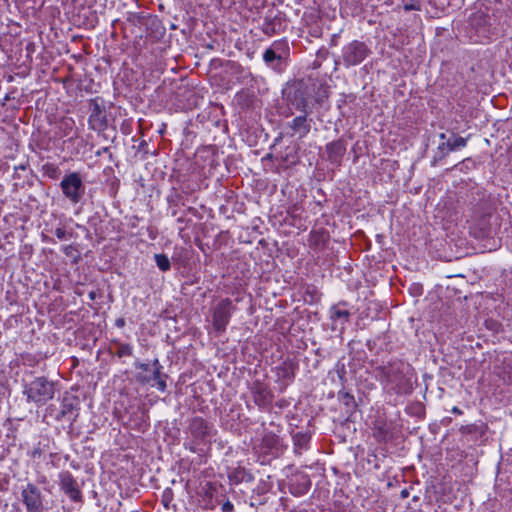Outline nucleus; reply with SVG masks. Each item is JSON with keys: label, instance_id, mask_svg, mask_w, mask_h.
<instances>
[{"label": "nucleus", "instance_id": "1", "mask_svg": "<svg viewBox=\"0 0 512 512\" xmlns=\"http://www.w3.org/2000/svg\"><path fill=\"white\" fill-rule=\"evenodd\" d=\"M24 393L27 395L29 402L37 404H45L54 396V386L44 377H39L31 381L25 388Z\"/></svg>", "mask_w": 512, "mask_h": 512}, {"label": "nucleus", "instance_id": "2", "mask_svg": "<svg viewBox=\"0 0 512 512\" xmlns=\"http://www.w3.org/2000/svg\"><path fill=\"white\" fill-rule=\"evenodd\" d=\"M64 196L73 204H77L84 195L85 186L79 173L71 172L60 182Z\"/></svg>", "mask_w": 512, "mask_h": 512}, {"label": "nucleus", "instance_id": "3", "mask_svg": "<svg viewBox=\"0 0 512 512\" xmlns=\"http://www.w3.org/2000/svg\"><path fill=\"white\" fill-rule=\"evenodd\" d=\"M381 380L393 384L401 385L409 370V365L402 361H395L376 368Z\"/></svg>", "mask_w": 512, "mask_h": 512}, {"label": "nucleus", "instance_id": "4", "mask_svg": "<svg viewBox=\"0 0 512 512\" xmlns=\"http://www.w3.org/2000/svg\"><path fill=\"white\" fill-rule=\"evenodd\" d=\"M21 496L27 512H43L45 510L44 498L36 485L29 483L22 490Z\"/></svg>", "mask_w": 512, "mask_h": 512}, {"label": "nucleus", "instance_id": "5", "mask_svg": "<svg viewBox=\"0 0 512 512\" xmlns=\"http://www.w3.org/2000/svg\"><path fill=\"white\" fill-rule=\"evenodd\" d=\"M232 311L233 305L230 299H223L215 306L212 314V323L216 331H225L230 321Z\"/></svg>", "mask_w": 512, "mask_h": 512}, {"label": "nucleus", "instance_id": "6", "mask_svg": "<svg viewBox=\"0 0 512 512\" xmlns=\"http://www.w3.org/2000/svg\"><path fill=\"white\" fill-rule=\"evenodd\" d=\"M466 144V138L460 137L453 133L451 137L448 138L446 141L439 143L437 151L433 158V165H435L438 161L444 159L450 152L465 147Z\"/></svg>", "mask_w": 512, "mask_h": 512}, {"label": "nucleus", "instance_id": "7", "mask_svg": "<svg viewBox=\"0 0 512 512\" xmlns=\"http://www.w3.org/2000/svg\"><path fill=\"white\" fill-rule=\"evenodd\" d=\"M367 56V47L364 43L354 41L346 46L343 59L348 65H357Z\"/></svg>", "mask_w": 512, "mask_h": 512}, {"label": "nucleus", "instance_id": "8", "mask_svg": "<svg viewBox=\"0 0 512 512\" xmlns=\"http://www.w3.org/2000/svg\"><path fill=\"white\" fill-rule=\"evenodd\" d=\"M470 24L480 36L487 37L492 18L483 11H477L470 16Z\"/></svg>", "mask_w": 512, "mask_h": 512}, {"label": "nucleus", "instance_id": "9", "mask_svg": "<svg viewBox=\"0 0 512 512\" xmlns=\"http://www.w3.org/2000/svg\"><path fill=\"white\" fill-rule=\"evenodd\" d=\"M152 366L153 369L151 370L152 374L150 376L139 374L137 378L139 381L143 383H149L151 380H155L158 390L164 392L167 387L165 380L167 376L161 372L162 366L160 365L158 359H155L153 361Z\"/></svg>", "mask_w": 512, "mask_h": 512}, {"label": "nucleus", "instance_id": "10", "mask_svg": "<svg viewBox=\"0 0 512 512\" xmlns=\"http://www.w3.org/2000/svg\"><path fill=\"white\" fill-rule=\"evenodd\" d=\"M60 485L61 489L70 497V499L73 501L80 500L81 492L76 481L69 472H63L60 474Z\"/></svg>", "mask_w": 512, "mask_h": 512}, {"label": "nucleus", "instance_id": "11", "mask_svg": "<svg viewBox=\"0 0 512 512\" xmlns=\"http://www.w3.org/2000/svg\"><path fill=\"white\" fill-rule=\"evenodd\" d=\"M288 104L298 111L308 114V100L307 94L302 88H297L292 94L288 96Z\"/></svg>", "mask_w": 512, "mask_h": 512}, {"label": "nucleus", "instance_id": "12", "mask_svg": "<svg viewBox=\"0 0 512 512\" xmlns=\"http://www.w3.org/2000/svg\"><path fill=\"white\" fill-rule=\"evenodd\" d=\"M78 399L74 397H66L63 399L61 411L57 415V419H67L69 421L75 420L77 414L75 413Z\"/></svg>", "mask_w": 512, "mask_h": 512}, {"label": "nucleus", "instance_id": "13", "mask_svg": "<svg viewBox=\"0 0 512 512\" xmlns=\"http://www.w3.org/2000/svg\"><path fill=\"white\" fill-rule=\"evenodd\" d=\"M308 114H303L292 120L289 127L292 129V135H298L299 138L305 137L311 129L310 120L307 119Z\"/></svg>", "mask_w": 512, "mask_h": 512}, {"label": "nucleus", "instance_id": "14", "mask_svg": "<svg viewBox=\"0 0 512 512\" xmlns=\"http://www.w3.org/2000/svg\"><path fill=\"white\" fill-rule=\"evenodd\" d=\"M252 394L254 402L259 406H265L271 401V394L269 390L260 383H255L252 387Z\"/></svg>", "mask_w": 512, "mask_h": 512}, {"label": "nucleus", "instance_id": "15", "mask_svg": "<svg viewBox=\"0 0 512 512\" xmlns=\"http://www.w3.org/2000/svg\"><path fill=\"white\" fill-rule=\"evenodd\" d=\"M329 159L333 162H337L339 158L344 154L345 147L340 141L329 143L326 147Z\"/></svg>", "mask_w": 512, "mask_h": 512}, {"label": "nucleus", "instance_id": "16", "mask_svg": "<svg viewBox=\"0 0 512 512\" xmlns=\"http://www.w3.org/2000/svg\"><path fill=\"white\" fill-rule=\"evenodd\" d=\"M191 431L196 437L203 438L208 433L207 423L202 419H194L191 424Z\"/></svg>", "mask_w": 512, "mask_h": 512}, {"label": "nucleus", "instance_id": "17", "mask_svg": "<svg viewBox=\"0 0 512 512\" xmlns=\"http://www.w3.org/2000/svg\"><path fill=\"white\" fill-rule=\"evenodd\" d=\"M155 261L158 266V268L162 271H167L170 269V260L169 258L164 254H156L155 255Z\"/></svg>", "mask_w": 512, "mask_h": 512}, {"label": "nucleus", "instance_id": "18", "mask_svg": "<svg viewBox=\"0 0 512 512\" xmlns=\"http://www.w3.org/2000/svg\"><path fill=\"white\" fill-rule=\"evenodd\" d=\"M349 315L350 313L347 310H341L336 307H333L331 310V318L333 320L343 319L344 321H348Z\"/></svg>", "mask_w": 512, "mask_h": 512}, {"label": "nucleus", "instance_id": "19", "mask_svg": "<svg viewBox=\"0 0 512 512\" xmlns=\"http://www.w3.org/2000/svg\"><path fill=\"white\" fill-rule=\"evenodd\" d=\"M263 59L266 63H271L275 59H280V56L276 54L274 49L269 48L264 52Z\"/></svg>", "mask_w": 512, "mask_h": 512}, {"label": "nucleus", "instance_id": "20", "mask_svg": "<svg viewBox=\"0 0 512 512\" xmlns=\"http://www.w3.org/2000/svg\"><path fill=\"white\" fill-rule=\"evenodd\" d=\"M116 354L119 357L130 356L132 354V348L128 344H121L119 345Z\"/></svg>", "mask_w": 512, "mask_h": 512}, {"label": "nucleus", "instance_id": "21", "mask_svg": "<svg viewBox=\"0 0 512 512\" xmlns=\"http://www.w3.org/2000/svg\"><path fill=\"white\" fill-rule=\"evenodd\" d=\"M308 442V437L305 435H296L295 436V445L304 447Z\"/></svg>", "mask_w": 512, "mask_h": 512}, {"label": "nucleus", "instance_id": "22", "mask_svg": "<svg viewBox=\"0 0 512 512\" xmlns=\"http://www.w3.org/2000/svg\"><path fill=\"white\" fill-rule=\"evenodd\" d=\"M279 375H281L283 377H286V378H291L293 376V374L290 371V369L288 367H286V366H283V367L279 368Z\"/></svg>", "mask_w": 512, "mask_h": 512}, {"label": "nucleus", "instance_id": "23", "mask_svg": "<svg viewBox=\"0 0 512 512\" xmlns=\"http://www.w3.org/2000/svg\"><path fill=\"white\" fill-rule=\"evenodd\" d=\"M66 235H67V233H66L65 229H63L61 227L55 229V236L58 239L64 240V239H66Z\"/></svg>", "mask_w": 512, "mask_h": 512}, {"label": "nucleus", "instance_id": "24", "mask_svg": "<svg viewBox=\"0 0 512 512\" xmlns=\"http://www.w3.org/2000/svg\"><path fill=\"white\" fill-rule=\"evenodd\" d=\"M63 252L66 256L73 257L74 252H76V249L72 245H68L63 248Z\"/></svg>", "mask_w": 512, "mask_h": 512}, {"label": "nucleus", "instance_id": "25", "mask_svg": "<svg viewBox=\"0 0 512 512\" xmlns=\"http://www.w3.org/2000/svg\"><path fill=\"white\" fill-rule=\"evenodd\" d=\"M222 509H223V511H225V512H229V511H231V510L233 509V505H232V503H230L229 501H227V502H225V503L223 504Z\"/></svg>", "mask_w": 512, "mask_h": 512}, {"label": "nucleus", "instance_id": "26", "mask_svg": "<svg viewBox=\"0 0 512 512\" xmlns=\"http://www.w3.org/2000/svg\"><path fill=\"white\" fill-rule=\"evenodd\" d=\"M104 153H109V156L111 157L110 149H109L108 147H104V148H102L101 150H98V151L96 152V155H97V156H100V155H102V154H104Z\"/></svg>", "mask_w": 512, "mask_h": 512}, {"label": "nucleus", "instance_id": "27", "mask_svg": "<svg viewBox=\"0 0 512 512\" xmlns=\"http://www.w3.org/2000/svg\"><path fill=\"white\" fill-rule=\"evenodd\" d=\"M137 367L142 369L145 372H150L151 371L149 364L141 363Z\"/></svg>", "mask_w": 512, "mask_h": 512}, {"label": "nucleus", "instance_id": "28", "mask_svg": "<svg viewBox=\"0 0 512 512\" xmlns=\"http://www.w3.org/2000/svg\"><path fill=\"white\" fill-rule=\"evenodd\" d=\"M404 9L406 11H409V10H415V9H417V7L414 4H410V5H405Z\"/></svg>", "mask_w": 512, "mask_h": 512}, {"label": "nucleus", "instance_id": "29", "mask_svg": "<svg viewBox=\"0 0 512 512\" xmlns=\"http://www.w3.org/2000/svg\"><path fill=\"white\" fill-rule=\"evenodd\" d=\"M168 494H171V492H165L164 495H163V501L165 503V506H167V501H168Z\"/></svg>", "mask_w": 512, "mask_h": 512}, {"label": "nucleus", "instance_id": "30", "mask_svg": "<svg viewBox=\"0 0 512 512\" xmlns=\"http://www.w3.org/2000/svg\"><path fill=\"white\" fill-rule=\"evenodd\" d=\"M116 324H117V326H119V327L124 326V319H121V318H120V319H117Z\"/></svg>", "mask_w": 512, "mask_h": 512}, {"label": "nucleus", "instance_id": "31", "mask_svg": "<svg viewBox=\"0 0 512 512\" xmlns=\"http://www.w3.org/2000/svg\"><path fill=\"white\" fill-rule=\"evenodd\" d=\"M439 138L441 139V141H442V142L447 140V138H446V134H445V133H441V134L439 135Z\"/></svg>", "mask_w": 512, "mask_h": 512}, {"label": "nucleus", "instance_id": "32", "mask_svg": "<svg viewBox=\"0 0 512 512\" xmlns=\"http://www.w3.org/2000/svg\"><path fill=\"white\" fill-rule=\"evenodd\" d=\"M270 31H271V28H270V25L268 24L265 28H264V32L266 34H270Z\"/></svg>", "mask_w": 512, "mask_h": 512}, {"label": "nucleus", "instance_id": "33", "mask_svg": "<svg viewBox=\"0 0 512 512\" xmlns=\"http://www.w3.org/2000/svg\"><path fill=\"white\" fill-rule=\"evenodd\" d=\"M452 412L455 414H461V411L459 410L458 407H453Z\"/></svg>", "mask_w": 512, "mask_h": 512}, {"label": "nucleus", "instance_id": "34", "mask_svg": "<svg viewBox=\"0 0 512 512\" xmlns=\"http://www.w3.org/2000/svg\"><path fill=\"white\" fill-rule=\"evenodd\" d=\"M403 496H406L407 495V492L406 491H403L402 492Z\"/></svg>", "mask_w": 512, "mask_h": 512}]
</instances>
